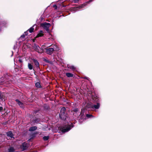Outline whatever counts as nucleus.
<instances>
[{"label":"nucleus","instance_id":"obj_1","mask_svg":"<svg viewBox=\"0 0 152 152\" xmlns=\"http://www.w3.org/2000/svg\"><path fill=\"white\" fill-rule=\"evenodd\" d=\"M52 48L46 49V52L48 54L51 55L54 51H58L59 50L58 47L55 45H54L52 46Z\"/></svg>","mask_w":152,"mask_h":152},{"label":"nucleus","instance_id":"obj_2","mask_svg":"<svg viewBox=\"0 0 152 152\" xmlns=\"http://www.w3.org/2000/svg\"><path fill=\"white\" fill-rule=\"evenodd\" d=\"M73 127V125L71 123L70 125H66L64 127H62L60 128V130L63 132H65L69 131Z\"/></svg>","mask_w":152,"mask_h":152},{"label":"nucleus","instance_id":"obj_3","mask_svg":"<svg viewBox=\"0 0 152 152\" xmlns=\"http://www.w3.org/2000/svg\"><path fill=\"white\" fill-rule=\"evenodd\" d=\"M100 106V104L98 102H97L96 104H94L91 103L88 104L87 105V107L88 108L92 109H98L99 108Z\"/></svg>","mask_w":152,"mask_h":152},{"label":"nucleus","instance_id":"obj_4","mask_svg":"<svg viewBox=\"0 0 152 152\" xmlns=\"http://www.w3.org/2000/svg\"><path fill=\"white\" fill-rule=\"evenodd\" d=\"M41 26L46 31L49 32V28L50 26V24L49 23H44L41 24Z\"/></svg>","mask_w":152,"mask_h":152},{"label":"nucleus","instance_id":"obj_5","mask_svg":"<svg viewBox=\"0 0 152 152\" xmlns=\"http://www.w3.org/2000/svg\"><path fill=\"white\" fill-rule=\"evenodd\" d=\"M34 50L39 53H41L43 52V50L41 49L38 45L35 44L33 46Z\"/></svg>","mask_w":152,"mask_h":152},{"label":"nucleus","instance_id":"obj_6","mask_svg":"<svg viewBox=\"0 0 152 152\" xmlns=\"http://www.w3.org/2000/svg\"><path fill=\"white\" fill-rule=\"evenodd\" d=\"M22 149L23 151L26 149L28 147V145L27 143L25 142H23L22 144Z\"/></svg>","mask_w":152,"mask_h":152},{"label":"nucleus","instance_id":"obj_7","mask_svg":"<svg viewBox=\"0 0 152 152\" xmlns=\"http://www.w3.org/2000/svg\"><path fill=\"white\" fill-rule=\"evenodd\" d=\"M16 102H17V103L18 104L19 106L21 107H24V104L23 103L20 102L18 100L16 99Z\"/></svg>","mask_w":152,"mask_h":152},{"label":"nucleus","instance_id":"obj_8","mask_svg":"<svg viewBox=\"0 0 152 152\" xmlns=\"http://www.w3.org/2000/svg\"><path fill=\"white\" fill-rule=\"evenodd\" d=\"M7 135L8 137H10L11 138H14L12 132L11 131L7 133Z\"/></svg>","mask_w":152,"mask_h":152},{"label":"nucleus","instance_id":"obj_9","mask_svg":"<svg viewBox=\"0 0 152 152\" xmlns=\"http://www.w3.org/2000/svg\"><path fill=\"white\" fill-rule=\"evenodd\" d=\"M60 117L62 119L65 120L66 118V116L65 114H60Z\"/></svg>","mask_w":152,"mask_h":152},{"label":"nucleus","instance_id":"obj_10","mask_svg":"<svg viewBox=\"0 0 152 152\" xmlns=\"http://www.w3.org/2000/svg\"><path fill=\"white\" fill-rule=\"evenodd\" d=\"M67 67L71 69H72L73 71L75 70L76 69V67L74 66L71 65H67Z\"/></svg>","mask_w":152,"mask_h":152},{"label":"nucleus","instance_id":"obj_11","mask_svg":"<svg viewBox=\"0 0 152 152\" xmlns=\"http://www.w3.org/2000/svg\"><path fill=\"white\" fill-rule=\"evenodd\" d=\"M43 35V32L42 31H40L39 33L38 34L37 36L36 37H42Z\"/></svg>","mask_w":152,"mask_h":152},{"label":"nucleus","instance_id":"obj_12","mask_svg":"<svg viewBox=\"0 0 152 152\" xmlns=\"http://www.w3.org/2000/svg\"><path fill=\"white\" fill-rule=\"evenodd\" d=\"M66 110V109L65 107H62L61 109L60 113V114H65V112Z\"/></svg>","mask_w":152,"mask_h":152},{"label":"nucleus","instance_id":"obj_13","mask_svg":"<svg viewBox=\"0 0 152 152\" xmlns=\"http://www.w3.org/2000/svg\"><path fill=\"white\" fill-rule=\"evenodd\" d=\"M37 127L36 126H34L31 127L29 129L30 131H33L37 129Z\"/></svg>","mask_w":152,"mask_h":152},{"label":"nucleus","instance_id":"obj_14","mask_svg":"<svg viewBox=\"0 0 152 152\" xmlns=\"http://www.w3.org/2000/svg\"><path fill=\"white\" fill-rule=\"evenodd\" d=\"M33 60L36 67H38L39 65V64L38 61L34 59H33Z\"/></svg>","mask_w":152,"mask_h":152},{"label":"nucleus","instance_id":"obj_15","mask_svg":"<svg viewBox=\"0 0 152 152\" xmlns=\"http://www.w3.org/2000/svg\"><path fill=\"white\" fill-rule=\"evenodd\" d=\"M66 75L69 77H72L73 76V74L69 73H66Z\"/></svg>","mask_w":152,"mask_h":152},{"label":"nucleus","instance_id":"obj_16","mask_svg":"<svg viewBox=\"0 0 152 152\" xmlns=\"http://www.w3.org/2000/svg\"><path fill=\"white\" fill-rule=\"evenodd\" d=\"M86 3H84V4H82L80 6L78 7H77L78 9H80V8H82L84 7L85 6L86 4Z\"/></svg>","mask_w":152,"mask_h":152},{"label":"nucleus","instance_id":"obj_17","mask_svg":"<svg viewBox=\"0 0 152 152\" xmlns=\"http://www.w3.org/2000/svg\"><path fill=\"white\" fill-rule=\"evenodd\" d=\"M35 25H34L33 26L30 28L28 30L30 33H32L33 32L34 30V28H33V27H34Z\"/></svg>","mask_w":152,"mask_h":152},{"label":"nucleus","instance_id":"obj_18","mask_svg":"<svg viewBox=\"0 0 152 152\" xmlns=\"http://www.w3.org/2000/svg\"><path fill=\"white\" fill-rule=\"evenodd\" d=\"M28 67L29 69L30 70H31L33 69V65L30 63H28Z\"/></svg>","mask_w":152,"mask_h":152},{"label":"nucleus","instance_id":"obj_19","mask_svg":"<svg viewBox=\"0 0 152 152\" xmlns=\"http://www.w3.org/2000/svg\"><path fill=\"white\" fill-rule=\"evenodd\" d=\"M35 86L37 88H40L41 87L40 83L39 82H37L35 83Z\"/></svg>","mask_w":152,"mask_h":152},{"label":"nucleus","instance_id":"obj_20","mask_svg":"<svg viewBox=\"0 0 152 152\" xmlns=\"http://www.w3.org/2000/svg\"><path fill=\"white\" fill-rule=\"evenodd\" d=\"M15 151L13 148L11 147L9 149V152H14Z\"/></svg>","mask_w":152,"mask_h":152},{"label":"nucleus","instance_id":"obj_21","mask_svg":"<svg viewBox=\"0 0 152 152\" xmlns=\"http://www.w3.org/2000/svg\"><path fill=\"white\" fill-rule=\"evenodd\" d=\"M49 137L48 136H44L43 137V139L45 140H47L48 139Z\"/></svg>","mask_w":152,"mask_h":152},{"label":"nucleus","instance_id":"obj_22","mask_svg":"<svg viewBox=\"0 0 152 152\" xmlns=\"http://www.w3.org/2000/svg\"><path fill=\"white\" fill-rule=\"evenodd\" d=\"M27 31L26 32H24V34H23V35H22L21 36V37H25V35H27V31Z\"/></svg>","mask_w":152,"mask_h":152},{"label":"nucleus","instance_id":"obj_23","mask_svg":"<svg viewBox=\"0 0 152 152\" xmlns=\"http://www.w3.org/2000/svg\"><path fill=\"white\" fill-rule=\"evenodd\" d=\"M86 116L88 118H91V117H93V116L91 114H87Z\"/></svg>","mask_w":152,"mask_h":152},{"label":"nucleus","instance_id":"obj_24","mask_svg":"<svg viewBox=\"0 0 152 152\" xmlns=\"http://www.w3.org/2000/svg\"><path fill=\"white\" fill-rule=\"evenodd\" d=\"M60 6H62L63 7H64V6L62 4H61V5H58L57 6L56 5H54V7H60Z\"/></svg>","mask_w":152,"mask_h":152},{"label":"nucleus","instance_id":"obj_25","mask_svg":"<svg viewBox=\"0 0 152 152\" xmlns=\"http://www.w3.org/2000/svg\"><path fill=\"white\" fill-rule=\"evenodd\" d=\"M3 110V108L2 107H0V111L2 110Z\"/></svg>","mask_w":152,"mask_h":152},{"label":"nucleus","instance_id":"obj_26","mask_svg":"<svg viewBox=\"0 0 152 152\" xmlns=\"http://www.w3.org/2000/svg\"><path fill=\"white\" fill-rule=\"evenodd\" d=\"M2 24H4L3 22H1L0 23V25H1Z\"/></svg>","mask_w":152,"mask_h":152},{"label":"nucleus","instance_id":"obj_27","mask_svg":"<svg viewBox=\"0 0 152 152\" xmlns=\"http://www.w3.org/2000/svg\"><path fill=\"white\" fill-rule=\"evenodd\" d=\"M19 61L20 62H22V61L21 60V59H19Z\"/></svg>","mask_w":152,"mask_h":152},{"label":"nucleus","instance_id":"obj_28","mask_svg":"<svg viewBox=\"0 0 152 152\" xmlns=\"http://www.w3.org/2000/svg\"><path fill=\"white\" fill-rule=\"evenodd\" d=\"M74 1V2L75 3H76L77 1L75 0V1Z\"/></svg>","mask_w":152,"mask_h":152},{"label":"nucleus","instance_id":"obj_29","mask_svg":"<svg viewBox=\"0 0 152 152\" xmlns=\"http://www.w3.org/2000/svg\"><path fill=\"white\" fill-rule=\"evenodd\" d=\"M1 92H0V99L1 98Z\"/></svg>","mask_w":152,"mask_h":152},{"label":"nucleus","instance_id":"obj_30","mask_svg":"<svg viewBox=\"0 0 152 152\" xmlns=\"http://www.w3.org/2000/svg\"><path fill=\"white\" fill-rule=\"evenodd\" d=\"M91 1H89L87 2V3H89V2H90Z\"/></svg>","mask_w":152,"mask_h":152},{"label":"nucleus","instance_id":"obj_31","mask_svg":"<svg viewBox=\"0 0 152 152\" xmlns=\"http://www.w3.org/2000/svg\"><path fill=\"white\" fill-rule=\"evenodd\" d=\"M85 78H86V79H87V77H85Z\"/></svg>","mask_w":152,"mask_h":152},{"label":"nucleus","instance_id":"obj_32","mask_svg":"<svg viewBox=\"0 0 152 152\" xmlns=\"http://www.w3.org/2000/svg\"><path fill=\"white\" fill-rule=\"evenodd\" d=\"M85 110H84V109H83V110H82V111H84Z\"/></svg>","mask_w":152,"mask_h":152}]
</instances>
